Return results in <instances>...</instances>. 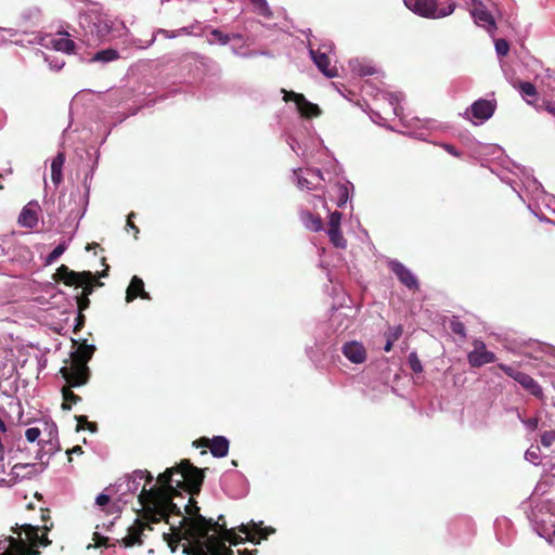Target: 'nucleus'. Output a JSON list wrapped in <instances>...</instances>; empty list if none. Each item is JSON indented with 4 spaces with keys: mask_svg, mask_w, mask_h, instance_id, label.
I'll return each mask as SVG.
<instances>
[{
    "mask_svg": "<svg viewBox=\"0 0 555 555\" xmlns=\"http://www.w3.org/2000/svg\"><path fill=\"white\" fill-rule=\"evenodd\" d=\"M96 505L101 506L102 512L106 515H114L120 513V506L116 502L111 500V496L105 493H101L96 496Z\"/></svg>",
    "mask_w": 555,
    "mask_h": 555,
    "instance_id": "5701e85b",
    "label": "nucleus"
},
{
    "mask_svg": "<svg viewBox=\"0 0 555 555\" xmlns=\"http://www.w3.org/2000/svg\"><path fill=\"white\" fill-rule=\"evenodd\" d=\"M310 57H312L314 65L325 77L334 78L337 76V69L335 66H330V57L325 52H322L320 49H310Z\"/></svg>",
    "mask_w": 555,
    "mask_h": 555,
    "instance_id": "2eb2a0df",
    "label": "nucleus"
},
{
    "mask_svg": "<svg viewBox=\"0 0 555 555\" xmlns=\"http://www.w3.org/2000/svg\"><path fill=\"white\" fill-rule=\"evenodd\" d=\"M249 3L253 4L254 11H256L257 14L267 18L272 17V11L266 0H249Z\"/></svg>",
    "mask_w": 555,
    "mask_h": 555,
    "instance_id": "7c9ffc66",
    "label": "nucleus"
},
{
    "mask_svg": "<svg viewBox=\"0 0 555 555\" xmlns=\"http://www.w3.org/2000/svg\"><path fill=\"white\" fill-rule=\"evenodd\" d=\"M85 326V315L81 312H78V315H76L75 319V326H74V333L77 334L82 330Z\"/></svg>",
    "mask_w": 555,
    "mask_h": 555,
    "instance_id": "09e8293b",
    "label": "nucleus"
},
{
    "mask_svg": "<svg viewBox=\"0 0 555 555\" xmlns=\"http://www.w3.org/2000/svg\"><path fill=\"white\" fill-rule=\"evenodd\" d=\"M93 284H94V287L103 286V283L101 281H99V279H96L94 275H93Z\"/></svg>",
    "mask_w": 555,
    "mask_h": 555,
    "instance_id": "69168bd1",
    "label": "nucleus"
},
{
    "mask_svg": "<svg viewBox=\"0 0 555 555\" xmlns=\"http://www.w3.org/2000/svg\"><path fill=\"white\" fill-rule=\"evenodd\" d=\"M192 29H193V26H185V27H182L178 30H175L178 33V36L180 35H185V36H191L192 35Z\"/></svg>",
    "mask_w": 555,
    "mask_h": 555,
    "instance_id": "6e6d98bb",
    "label": "nucleus"
},
{
    "mask_svg": "<svg viewBox=\"0 0 555 555\" xmlns=\"http://www.w3.org/2000/svg\"><path fill=\"white\" fill-rule=\"evenodd\" d=\"M185 513L189 514V516H193V517L201 515L198 513V507L196 505V501L193 498L189 499V504L185 505Z\"/></svg>",
    "mask_w": 555,
    "mask_h": 555,
    "instance_id": "49530a36",
    "label": "nucleus"
},
{
    "mask_svg": "<svg viewBox=\"0 0 555 555\" xmlns=\"http://www.w3.org/2000/svg\"><path fill=\"white\" fill-rule=\"evenodd\" d=\"M238 532L245 534L246 538L240 537L234 528L228 529L223 528V531H219V535H207L204 538H197V540H203V546H201V554L203 555H234L232 550L227 545H238L243 544L245 541H249L254 544H258L260 540L266 539V533H262V530L251 531L248 525L238 526ZM257 553V550L248 551L245 550L243 552L238 551L241 555H254Z\"/></svg>",
    "mask_w": 555,
    "mask_h": 555,
    "instance_id": "f03ea898",
    "label": "nucleus"
},
{
    "mask_svg": "<svg viewBox=\"0 0 555 555\" xmlns=\"http://www.w3.org/2000/svg\"><path fill=\"white\" fill-rule=\"evenodd\" d=\"M137 297H140L143 300H151V296L144 291L143 280L134 275L131 279V282H129L125 300H127V302H131L137 299Z\"/></svg>",
    "mask_w": 555,
    "mask_h": 555,
    "instance_id": "f3484780",
    "label": "nucleus"
},
{
    "mask_svg": "<svg viewBox=\"0 0 555 555\" xmlns=\"http://www.w3.org/2000/svg\"><path fill=\"white\" fill-rule=\"evenodd\" d=\"M64 380L65 386L61 388V395H63V403H61V409H63V411H69L74 404H77L81 401L80 396L75 393L72 389L79 388L81 385H72V382L68 379Z\"/></svg>",
    "mask_w": 555,
    "mask_h": 555,
    "instance_id": "a211bd4d",
    "label": "nucleus"
},
{
    "mask_svg": "<svg viewBox=\"0 0 555 555\" xmlns=\"http://www.w3.org/2000/svg\"><path fill=\"white\" fill-rule=\"evenodd\" d=\"M75 286L82 287V292L79 295L90 296L92 292H94V284L92 283V279L89 281L80 282Z\"/></svg>",
    "mask_w": 555,
    "mask_h": 555,
    "instance_id": "37998d69",
    "label": "nucleus"
},
{
    "mask_svg": "<svg viewBox=\"0 0 555 555\" xmlns=\"http://www.w3.org/2000/svg\"><path fill=\"white\" fill-rule=\"evenodd\" d=\"M555 440V431L548 430L543 433L541 435V444H543L545 448L551 447Z\"/></svg>",
    "mask_w": 555,
    "mask_h": 555,
    "instance_id": "c03bdc74",
    "label": "nucleus"
},
{
    "mask_svg": "<svg viewBox=\"0 0 555 555\" xmlns=\"http://www.w3.org/2000/svg\"><path fill=\"white\" fill-rule=\"evenodd\" d=\"M468 364L472 367H481L486 364L494 363L495 354L486 349V345L480 339L473 340V351L466 356Z\"/></svg>",
    "mask_w": 555,
    "mask_h": 555,
    "instance_id": "0eeeda50",
    "label": "nucleus"
},
{
    "mask_svg": "<svg viewBox=\"0 0 555 555\" xmlns=\"http://www.w3.org/2000/svg\"><path fill=\"white\" fill-rule=\"evenodd\" d=\"M38 546H31V545H28V554L29 555H39V551L36 550Z\"/></svg>",
    "mask_w": 555,
    "mask_h": 555,
    "instance_id": "e2e57ef3",
    "label": "nucleus"
},
{
    "mask_svg": "<svg viewBox=\"0 0 555 555\" xmlns=\"http://www.w3.org/2000/svg\"><path fill=\"white\" fill-rule=\"evenodd\" d=\"M404 5L412 12L427 18L448 16L455 8L454 2L450 0H404Z\"/></svg>",
    "mask_w": 555,
    "mask_h": 555,
    "instance_id": "20e7f679",
    "label": "nucleus"
},
{
    "mask_svg": "<svg viewBox=\"0 0 555 555\" xmlns=\"http://www.w3.org/2000/svg\"><path fill=\"white\" fill-rule=\"evenodd\" d=\"M143 478H144V479H146V483H151V482H152V480H153V477H152L151 473H150V474H147V475H146L145 477H143Z\"/></svg>",
    "mask_w": 555,
    "mask_h": 555,
    "instance_id": "338daca9",
    "label": "nucleus"
},
{
    "mask_svg": "<svg viewBox=\"0 0 555 555\" xmlns=\"http://www.w3.org/2000/svg\"><path fill=\"white\" fill-rule=\"evenodd\" d=\"M120 57L118 55V52L114 48H108L101 50L96 53H94L93 57H91V62H113L118 60Z\"/></svg>",
    "mask_w": 555,
    "mask_h": 555,
    "instance_id": "c85d7f7f",
    "label": "nucleus"
},
{
    "mask_svg": "<svg viewBox=\"0 0 555 555\" xmlns=\"http://www.w3.org/2000/svg\"><path fill=\"white\" fill-rule=\"evenodd\" d=\"M53 528V524L43 525V533L39 534V527L34 525H22L20 526V530L23 531L26 535V540H28V545L33 547H48L50 545V540L47 537V533Z\"/></svg>",
    "mask_w": 555,
    "mask_h": 555,
    "instance_id": "1a4fd4ad",
    "label": "nucleus"
},
{
    "mask_svg": "<svg viewBox=\"0 0 555 555\" xmlns=\"http://www.w3.org/2000/svg\"><path fill=\"white\" fill-rule=\"evenodd\" d=\"M450 330L451 333H453L454 335L466 337L465 325L455 318H453V320L450 321Z\"/></svg>",
    "mask_w": 555,
    "mask_h": 555,
    "instance_id": "c9c22d12",
    "label": "nucleus"
},
{
    "mask_svg": "<svg viewBox=\"0 0 555 555\" xmlns=\"http://www.w3.org/2000/svg\"><path fill=\"white\" fill-rule=\"evenodd\" d=\"M158 33L165 35L166 38H169V39H175L178 37V33L177 31H169V30H166V29H158Z\"/></svg>",
    "mask_w": 555,
    "mask_h": 555,
    "instance_id": "4d7b16f0",
    "label": "nucleus"
},
{
    "mask_svg": "<svg viewBox=\"0 0 555 555\" xmlns=\"http://www.w3.org/2000/svg\"><path fill=\"white\" fill-rule=\"evenodd\" d=\"M402 335V325L390 326L388 331L385 332L386 344L383 347V350L386 352H390L393 347V343L399 340Z\"/></svg>",
    "mask_w": 555,
    "mask_h": 555,
    "instance_id": "bb28decb",
    "label": "nucleus"
},
{
    "mask_svg": "<svg viewBox=\"0 0 555 555\" xmlns=\"http://www.w3.org/2000/svg\"><path fill=\"white\" fill-rule=\"evenodd\" d=\"M96 247H99V244L95 242H91V243L87 244L86 250H91Z\"/></svg>",
    "mask_w": 555,
    "mask_h": 555,
    "instance_id": "0e129e2a",
    "label": "nucleus"
},
{
    "mask_svg": "<svg viewBox=\"0 0 555 555\" xmlns=\"http://www.w3.org/2000/svg\"><path fill=\"white\" fill-rule=\"evenodd\" d=\"M145 529L152 530V527L149 526L147 522L135 520V524L128 528V535L124 539L125 547H133L143 544L141 535Z\"/></svg>",
    "mask_w": 555,
    "mask_h": 555,
    "instance_id": "dca6fc26",
    "label": "nucleus"
},
{
    "mask_svg": "<svg viewBox=\"0 0 555 555\" xmlns=\"http://www.w3.org/2000/svg\"><path fill=\"white\" fill-rule=\"evenodd\" d=\"M210 35L222 46H227L229 43V36L217 28H212Z\"/></svg>",
    "mask_w": 555,
    "mask_h": 555,
    "instance_id": "ea45409f",
    "label": "nucleus"
},
{
    "mask_svg": "<svg viewBox=\"0 0 555 555\" xmlns=\"http://www.w3.org/2000/svg\"><path fill=\"white\" fill-rule=\"evenodd\" d=\"M75 420L78 423L76 424V431L89 429V431L95 433L98 430V425L89 422L86 415H76Z\"/></svg>",
    "mask_w": 555,
    "mask_h": 555,
    "instance_id": "2f4dec72",
    "label": "nucleus"
},
{
    "mask_svg": "<svg viewBox=\"0 0 555 555\" xmlns=\"http://www.w3.org/2000/svg\"><path fill=\"white\" fill-rule=\"evenodd\" d=\"M408 363H409V367H411L412 372H414V373L422 372V364H421L420 358H417V356H416V352L409 353Z\"/></svg>",
    "mask_w": 555,
    "mask_h": 555,
    "instance_id": "4c0bfd02",
    "label": "nucleus"
},
{
    "mask_svg": "<svg viewBox=\"0 0 555 555\" xmlns=\"http://www.w3.org/2000/svg\"><path fill=\"white\" fill-rule=\"evenodd\" d=\"M495 52H498L499 56H506L508 52V43L506 39L495 40Z\"/></svg>",
    "mask_w": 555,
    "mask_h": 555,
    "instance_id": "79ce46f5",
    "label": "nucleus"
},
{
    "mask_svg": "<svg viewBox=\"0 0 555 555\" xmlns=\"http://www.w3.org/2000/svg\"><path fill=\"white\" fill-rule=\"evenodd\" d=\"M538 423H539V420L538 417H530L526 421H522V424H525L526 426H528V428L530 430H535L538 428Z\"/></svg>",
    "mask_w": 555,
    "mask_h": 555,
    "instance_id": "3c124183",
    "label": "nucleus"
},
{
    "mask_svg": "<svg viewBox=\"0 0 555 555\" xmlns=\"http://www.w3.org/2000/svg\"><path fill=\"white\" fill-rule=\"evenodd\" d=\"M74 345H78V347L70 352V358L64 361V365L60 369V375L64 379L70 380L72 386H86L91 378L88 362L94 354L95 347L87 344L86 340L78 344L75 339Z\"/></svg>",
    "mask_w": 555,
    "mask_h": 555,
    "instance_id": "7ed1b4c3",
    "label": "nucleus"
},
{
    "mask_svg": "<svg viewBox=\"0 0 555 555\" xmlns=\"http://www.w3.org/2000/svg\"><path fill=\"white\" fill-rule=\"evenodd\" d=\"M0 431L5 433V425L4 422L0 417Z\"/></svg>",
    "mask_w": 555,
    "mask_h": 555,
    "instance_id": "774afa93",
    "label": "nucleus"
},
{
    "mask_svg": "<svg viewBox=\"0 0 555 555\" xmlns=\"http://www.w3.org/2000/svg\"><path fill=\"white\" fill-rule=\"evenodd\" d=\"M517 89L518 91H520V93H522V95H526L528 98L537 96V88L531 82L520 81L517 83Z\"/></svg>",
    "mask_w": 555,
    "mask_h": 555,
    "instance_id": "72a5a7b5",
    "label": "nucleus"
},
{
    "mask_svg": "<svg viewBox=\"0 0 555 555\" xmlns=\"http://www.w3.org/2000/svg\"><path fill=\"white\" fill-rule=\"evenodd\" d=\"M87 31L101 40L111 33V21L99 13H90L86 16Z\"/></svg>",
    "mask_w": 555,
    "mask_h": 555,
    "instance_id": "9d476101",
    "label": "nucleus"
},
{
    "mask_svg": "<svg viewBox=\"0 0 555 555\" xmlns=\"http://www.w3.org/2000/svg\"><path fill=\"white\" fill-rule=\"evenodd\" d=\"M327 234L330 237V242L333 243V246L337 248H345L346 241L341 235L340 229H328Z\"/></svg>",
    "mask_w": 555,
    "mask_h": 555,
    "instance_id": "473e14b6",
    "label": "nucleus"
},
{
    "mask_svg": "<svg viewBox=\"0 0 555 555\" xmlns=\"http://www.w3.org/2000/svg\"><path fill=\"white\" fill-rule=\"evenodd\" d=\"M223 516H219L217 521H212V519H208L202 515H196V517H192L189 519V525H191L192 535L196 538H204L209 535L210 531L212 532H222L224 527Z\"/></svg>",
    "mask_w": 555,
    "mask_h": 555,
    "instance_id": "39448f33",
    "label": "nucleus"
},
{
    "mask_svg": "<svg viewBox=\"0 0 555 555\" xmlns=\"http://www.w3.org/2000/svg\"><path fill=\"white\" fill-rule=\"evenodd\" d=\"M40 435L41 431L37 427H30L25 431L26 440H28L30 443H34L36 440H38Z\"/></svg>",
    "mask_w": 555,
    "mask_h": 555,
    "instance_id": "a18cd8bd",
    "label": "nucleus"
},
{
    "mask_svg": "<svg viewBox=\"0 0 555 555\" xmlns=\"http://www.w3.org/2000/svg\"><path fill=\"white\" fill-rule=\"evenodd\" d=\"M498 367L503 371V373L507 374V376L512 377L520 384L522 389L527 390L529 393L535 396L538 399H542L544 396L542 393V388L540 385H538V382L534 380L532 377H530L529 374L525 372H520L515 370L514 367L506 365L504 363H499Z\"/></svg>",
    "mask_w": 555,
    "mask_h": 555,
    "instance_id": "423d86ee",
    "label": "nucleus"
},
{
    "mask_svg": "<svg viewBox=\"0 0 555 555\" xmlns=\"http://www.w3.org/2000/svg\"><path fill=\"white\" fill-rule=\"evenodd\" d=\"M88 297H90V296H86V295L76 296V305H78V312L82 313L85 310H87L90 307V299Z\"/></svg>",
    "mask_w": 555,
    "mask_h": 555,
    "instance_id": "a19ab883",
    "label": "nucleus"
},
{
    "mask_svg": "<svg viewBox=\"0 0 555 555\" xmlns=\"http://www.w3.org/2000/svg\"><path fill=\"white\" fill-rule=\"evenodd\" d=\"M473 17H475L476 22L482 23L490 27H493L495 25L491 13H489L482 8H475V10H473Z\"/></svg>",
    "mask_w": 555,
    "mask_h": 555,
    "instance_id": "c756f323",
    "label": "nucleus"
},
{
    "mask_svg": "<svg viewBox=\"0 0 555 555\" xmlns=\"http://www.w3.org/2000/svg\"><path fill=\"white\" fill-rule=\"evenodd\" d=\"M142 505L144 515L143 518L150 524H157L162 520L168 521V516L164 514V509H158L152 504H147V501H139Z\"/></svg>",
    "mask_w": 555,
    "mask_h": 555,
    "instance_id": "aec40b11",
    "label": "nucleus"
},
{
    "mask_svg": "<svg viewBox=\"0 0 555 555\" xmlns=\"http://www.w3.org/2000/svg\"><path fill=\"white\" fill-rule=\"evenodd\" d=\"M343 354L352 364H361L366 361V349L357 340L345 343L343 345Z\"/></svg>",
    "mask_w": 555,
    "mask_h": 555,
    "instance_id": "4468645a",
    "label": "nucleus"
},
{
    "mask_svg": "<svg viewBox=\"0 0 555 555\" xmlns=\"http://www.w3.org/2000/svg\"><path fill=\"white\" fill-rule=\"evenodd\" d=\"M4 541L10 543L11 548L0 553V555H29L27 553V544H26V542H24L22 540L17 541L12 535L4 537Z\"/></svg>",
    "mask_w": 555,
    "mask_h": 555,
    "instance_id": "4be33fe9",
    "label": "nucleus"
},
{
    "mask_svg": "<svg viewBox=\"0 0 555 555\" xmlns=\"http://www.w3.org/2000/svg\"><path fill=\"white\" fill-rule=\"evenodd\" d=\"M91 271H74L66 267L64 263L61 264L59 269H56L55 275H53V280L56 282H62L66 286H74L78 283H83L91 280Z\"/></svg>",
    "mask_w": 555,
    "mask_h": 555,
    "instance_id": "6e6552de",
    "label": "nucleus"
},
{
    "mask_svg": "<svg viewBox=\"0 0 555 555\" xmlns=\"http://www.w3.org/2000/svg\"><path fill=\"white\" fill-rule=\"evenodd\" d=\"M196 448H208L215 457H224L228 454L229 442L223 436H215L212 439L203 437L195 441Z\"/></svg>",
    "mask_w": 555,
    "mask_h": 555,
    "instance_id": "9b49d317",
    "label": "nucleus"
},
{
    "mask_svg": "<svg viewBox=\"0 0 555 555\" xmlns=\"http://www.w3.org/2000/svg\"><path fill=\"white\" fill-rule=\"evenodd\" d=\"M149 472L147 470H137L134 472V475L137 478L139 479H143L145 476H147Z\"/></svg>",
    "mask_w": 555,
    "mask_h": 555,
    "instance_id": "052dcab7",
    "label": "nucleus"
},
{
    "mask_svg": "<svg viewBox=\"0 0 555 555\" xmlns=\"http://www.w3.org/2000/svg\"><path fill=\"white\" fill-rule=\"evenodd\" d=\"M101 262H102V264H104L105 269L102 270L101 272H98V274L94 275V276H96V279L106 278L107 271L109 270V267L106 264V258H102Z\"/></svg>",
    "mask_w": 555,
    "mask_h": 555,
    "instance_id": "5fc2aeb1",
    "label": "nucleus"
},
{
    "mask_svg": "<svg viewBox=\"0 0 555 555\" xmlns=\"http://www.w3.org/2000/svg\"><path fill=\"white\" fill-rule=\"evenodd\" d=\"M134 216H135V214H134V212H131V214H129V215H128V219H127V228H128V229H131V230H132V232H134V237L137 238V235H138V233H139L140 231L138 230V227L135 225V223H133V222H132V218H133Z\"/></svg>",
    "mask_w": 555,
    "mask_h": 555,
    "instance_id": "8fccbe9b",
    "label": "nucleus"
},
{
    "mask_svg": "<svg viewBox=\"0 0 555 555\" xmlns=\"http://www.w3.org/2000/svg\"><path fill=\"white\" fill-rule=\"evenodd\" d=\"M50 519L49 509L41 511V521L47 522Z\"/></svg>",
    "mask_w": 555,
    "mask_h": 555,
    "instance_id": "bf43d9fd",
    "label": "nucleus"
},
{
    "mask_svg": "<svg viewBox=\"0 0 555 555\" xmlns=\"http://www.w3.org/2000/svg\"><path fill=\"white\" fill-rule=\"evenodd\" d=\"M444 150L453 157H461V153L454 147V145L446 144Z\"/></svg>",
    "mask_w": 555,
    "mask_h": 555,
    "instance_id": "864d4df0",
    "label": "nucleus"
},
{
    "mask_svg": "<svg viewBox=\"0 0 555 555\" xmlns=\"http://www.w3.org/2000/svg\"><path fill=\"white\" fill-rule=\"evenodd\" d=\"M495 101H490L487 99H479L473 102L472 106H469V111H472V116L475 119L480 121H486L495 112Z\"/></svg>",
    "mask_w": 555,
    "mask_h": 555,
    "instance_id": "ddd939ff",
    "label": "nucleus"
},
{
    "mask_svg": "<svg viewBox=\"0 0 555 555\" xmlns=\"http://www.w3.org/2000/svg\"><path fill=\"white\" fill-rule=\"evenodd\" d=\"M204 469L194 466L189 460H182L180 464L166 468L158 475L159 486L151 489L143 488L139 494V502H147L158 511H165L167 516H181V509L173 503L179 496V491L190 495H197L204 483Z\"/></svg>",
    "mask_w": 555,
    "mask_h": 555,
    "instance_id": "f257e3e1",
    "label": "nucleus"
},
{
    "mask_svg": "<svg viewBox=\"0 0 555 555\" xmlns=\"http://www.w3.org/2000/svg\"><path fill=\"white\" fill-rule=\"evenodd\" d=\"M38 223L35 210L23 207L22 212L18 215V224L28 229L34 228Z\"/></svg>",
    "mask_w": 555,
    "mask_h": 555,
    "instance_id": "cd10ccee",
    "label": "nucleus"
},
{
    "mask_svg": "<svg viewBox=\"0 0 555 555\" xmlns=\"http://www.w3.org/2000/svg\"><path fill=\"white\" fill-rule=\"evenodd\" d=\"M389 270L396 274L397 279H399L400 283L408 287L410 291L420 289V283L417 282L412 271L404 267L403 263L397 260H390L388 263Z\"/></svg>",
    "mask_w": 555,
    "mask_h": 555,
    "instance_id": "f8f14e48",
    "label": "nucleus"
},
{
    "mask_svg": "<svg viewBox=\"0 0 555 555\" xmlns=\"http://www.w3.org/2000/svg\"><path fill=\"white\" fill-rule=\"evenodd\" d=\"M295 105H297L299 114L306 118H314L321 116V108L318 106V104H313L307 101V99L305 102H299Z\"/></svg>",
    "mask_w": 555,
    "mask_h": 555,
    "instance_id": "393cba45",
    "label": "nucleus"
},
{
    "mask_svg": "<svg viewBox=\"0 0 555 555\" xmlns=\"http://www.w3.org/2000/svg\"><path fill=\"white\" fill-rule=\"evenodd\" d=\"M544 109L547 111V113H550L552 116L555 117V105L554 104H552L550 102H545Z\"/></svg>",
    "mask_w": 555,
    "mask_h": 555,
    "instance_id": "13d9d810",
    "label": "nucleus"
},
{
    "mask_svg": "<svg viewBox=\"0 0 555 555\" xmlns=\"http://www.w3.org/2000/svg\"><path fill=\"white\" fill-rule=\"evenodd\" d=\"M282 92L284 94L283 100L286 103L294 102L295 104H297L299 102H304L305 100H307L302 93H297L295 91H287L285 89H282Z\"/></svg>",
    "mask_w": 555,
    "mask_h": 555,
    "instance_id": "f704fd0d",
    "label": "nucleus"
},
{
    "mask_svg": "<svg viewBox=\"0 0 555 555\" xmlns=\"http://www.w3.org/2000/svg\"><path fill=\"white\" fill-rule=\"evenodd\" d=\"M64 251H65L64 244L56 245V247L53 248L52 251L49 253L48 258H46V264H51L54 261H56V259H59L61 257V255L64 254Z\"/></svg>",
    "mask_w": 555,
    "mask_h": 555,
    "instance_id": "e433bc0d",
    "label": "nucleus"
},
{
    "mask_svg": "<svg viewBox=\"0 0 555 555\" xmlns=\"http://www.w3.org/2000/svg\"><path fill=\"white\" fill-rule=\"evenodd\" d=\"M64 162L65 155L63 152H60L52 158V164H50V179H52L53 184L56 186L62 182V168L64 167Z\"/></svg>",
    "mask_w": 555,
    "mask_h": 555,
    "instance_id": "412c9836",
    "label": "nucleus"
},
{
    "mask_svg": "<svg viewBox=\"0 0 555 555\" xmlns=\"http://www.w3.org/2000/svg\"><path fill=\"white\" fill-rule=\"evenodd\" d=\"M67 36L68 35L65 34L64 37H59V38L52 39V41H50V43H52V48L55 49V51H61V52H64L65 54L74 53L76 44Z\"/></svg>",
    "mask_w": 555,
    "mask_h": 555,
    "instance_id": "b1692460",
    "label": "nucleus"
},
{
    "mask_svg": "<svg viewBox=\"0 0 555 555\" xmlns=\"http://www.w3.org/2000/svg\"><path fill=\"white\" fill-rule=\"evenodd\" d=\"M67 454H81V448L79 446H75L72 450L67 451Z\"/></svg>",
    "mask_w": 555,
    "mask_h": 555,
    "instance_id": "680f3d73",
    "label": "nucleus"
},
{
    "mask_svg": "<svg viewBox=\"0 0 555 555\" xmlns=\"http://www.w3.org/2000/svg\"><path fill=\"white\" fill-rule=\"evenodd\" d=\"M298 186L312 190L323 180L320 169H307L305 175H298Z\"/></svg>",
    "mask_w": 555,
    "mask_h": 555,
    "instance_id": "6ab92c4d",
    "label": "nucleus"
},
{
    "mask_svg": "<svg viewBox=\"0 0 555 555\" xmlns=\"http://www.w3.org/2000/svg\"><path fill=\"white\" fill-rule=\"evenodd\" d=\"M340 219L341 214L339 211H334L330 214L328 230L340 229Z\"/></svg>",
    "mask_w": 555,
    "mask_h": 555,
    "instance_id": "58836bf2",
    "label": "nucleus"
},
{
    "mask_svg": "<svg viewBox=\"0 0 555 555\" xmlns=\"http://www.w3.org/2000/svg\"><path fill=\"white\" fill-rule=\"evenodd\" d=\"M301 221L305 227L313 232L322 230V220L318 215H314L308 210L301 212Z\"/></svg>",
    "mask_w": 555,
    "mask_h": 555,
    "instance_id": "a878e982",
    "label": "nucleus"
},
{
    "mask_svg": "<svg viewBox=\"0 0 555 555\" xmlns=\"http://www.w3.org/2000/svg\"><path fill=\"white\" fill-rule=\"evenodd\" d=\"M93 541H94V545H96V547H101V546L106 547L107 543L109 542V539L105 535H101L99 532H94Z\"/></svg>",
    "mask_w": 555,
    "mask_h": 555,
    "instance_id": "de8ad7c7",
    "label": "nucleus"
},
{
    "mask_svg": "<svg viewBox=\"0 0 555 555\" xmlns=\"http://www.w3.org/2000/svg\"><path fill=\"white\" fill-rule=\"evenodd\" d=\"M358 73L359 76H373L375 70L370 66H360Z\"/></svg>",
    "mask_w": 555,
    "mask_h": 555,
    "instance_id": "603ef678",
    "label": "nucleus"
}]
</instances>
